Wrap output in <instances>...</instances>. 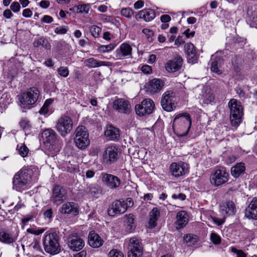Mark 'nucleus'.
Listing matches in <instances>:
<instances>
[{
	"label": "nucleus",
	"instance_id": "nucleus-1",
	"mask_svg": "<svg viewBox=\"0 0 257 257\" xmlns=\"http://www.w3.org/2000/svg\"><path fill=\"white\" fill-rule=\"evenodd\" d=\"M32 170L24 167L15 174L13 178V188L19 192L26 189L31 183L33 176Z\"/></svg>",
	"mask_w": 257,
	"mask_h": 257
},
{
	"label": "nucleus",
	"instance_id": "nucleus-2",
	"mask_svg": "<svg viewBox=\"0 0 257 257\" xmlns=\"http://www.w3.org/2000/svg\"><path fill=\"white\" fill-rule=\"evenodd\" d=\"M190 115L188 113H180L177 115L173 119V128L179 136H186L191 126Z\"/></svg>",
	"mask_w": 257,
	"mask_h": 257
},
{
	"label": "nucleus",
	"instance_id": "nucleus-3",
	"mask_svg": "<svg viewBox=\"0 0 257 257\" xmlns=\"http://www.w3.org/2000/svg\"><path fill=\"white\" fill-rule=\"evenodd\" d=\"M59 237L56 232L47 231L43 238L45 251L52 255L59 253L61 251Z\"/></svg>",
	"mask_w": 257,
	"mask_h": 257
},
{
	"label": "nucleus",
	"instance_id": "nucleus-4",
	"mask_svg": "<svg viewBox=\"0 0 257 257\" xmlns=\"http://www.w3.org/2000/svg\"><path fill=\"white\" fill-rule=\"evenodd\" d=\"M39 95L40 91L37 88L33 87L29 88L19 96L20 106L24 109H30L37 102Z\"/></svg>",
	"mask_w": 257,
	"mask_h": 257
},
{
	"label": "nucleus",
	"instance_id": "nucleus-5",
	"mask_svg": "<svg viewBox=\"0 0 257 257\" xmlns=\"http://www.w3.org/2000/svg\"><path fill=\"white\" fill-rule=\"evenodd\" d=\"M230 110V121L233 126H237L241 121L243 108L241 103L237 99H231L228 103Z\"/></svg>",
	"mask_w": 257,
	"mask_h": 257
},
{
	"label": "nucleus",
	"instance_id": "nucleus-6",
	"mask_svg": "<svg viewBox=\"0 0 257 257\" xmlns=\"http://www.w3.org/2000/svg\"><path fill=\"white\" fill-rule=\"evenodd\" d=\"M57 136L55 131L51 128L46 129L42 134L45 149L50 152L55 153L59 150Z\"/></svg>",
	"mask_w": 257,
	"mask_h": 257
},
{
	"label": "nucleus",
	"instance_id": "nucleus-7",
	"mask_svg": "<svg viewBox=\"0 0 257 257\" xmlns=\"http://www.w3.org/2000/svg\"><path fill=\"white\" fill-rule=\"evenodd\" d=\"M74 135V141L79 149H84L89 145V134L84 126H78L75 130Z\"/></svg>",
	"mask_w": 257,
	"mask_h": 257
},
{
	"label": "nucleus",
	"instance_id": "nucleus-8",
	"mask_svg": "<svg viewBox=\"0 0 257 257\" xmlns=\"http://www.w3.org/2000/svg\"><path fill=\"white\" fill-rule=\"evenodd\" d=\"M73 127V120L70 116L67 115H62L56 121L55 128L63 137H65L70 134L72 131Z\"/></svg>",
	"mask_w": 257,
	"mask_h": 257
},
{
	"label": "nucleus",
	"instance_id": "nucleus-9",
	"mask_svg": "<svg viewBox=\"0 0 257 257\" xmlns=\"http://www.w3.org/2000/svg\"><path fill=\"white\" fill-rule=\"evenodd\" d=\"M229 174L225 167L219 166L212 173L210 182L215 186H218L227 182L229 178Z\"/></svg>",
	"mask_w": 257,
	"mask_h": 257
},
{
	"label": "nucleus",
	"instance_id": "nucleus-10",
	"mask_svg": "<svg viewBox=\"0 0 257 257\" xmlns=\"http://www.w3.org/2000/svg\"><path fill=\"white\" fill-rule=\"evenodd\" d=\"M164 110L170 112L176 108V93L173 90H168L163 93L161 101Z\"/></svg>",
	"mask_w": 257,
	"mask_h": 257
},
{
	"label": "nucleus",
	"instance_id": "nucleus-11",
	"mask_svg": "<svg viewBox=\"0 0 257 257\" xmlns=\"http://www.w3.org/2000/svg\"><path fill=\"white\" fill-rule=\"evenodd\" d=\"M154 108L155 103L150 98L143 100L141 104H137L135 106L136 113L140 116L152 113Z\"/></svg>",
	"mask_w": 257,
	"mask_h": 257
},
{
	"label": "nucleus",
	"instance_id": "nucleus-12",
	"mask_svg": "<svg viewBox=\"0 0 257 257\" xmlns=\"http://www.w3.org/2000/svg\"><path fill=\"white\" fill-rule=\"evenodd\" d=\"M128 257H141L143 254V247L140 240L134 237L130 239Z\"/></svg>",
	"mask_w": 257,
	"mask_h": 257
},
{
	"label": "nucleus",
	"instance_id": "nucleus-13",
	"mask_svg": "<svg viewBox=\"0 0 257 257\" xmlns=\"http://www.w3.org/2000/svg\"><path fill=\"white\" fill-rule=\"evenodd\" d=\"M171 174L176 178L183 176L188 173V165L183 162H174L170 166Z\"/></svg>",
	"mask_w": 257,
	"mask_h": 257
},
{
	"label": "nucleus",
	"instance_id": "nucleus-14",
	"mask_svg": "<svg viewBox=\"0 0 257 257\" xmlns=\"http://www.w3.org/2000/svg\"><path fill=\"white\" fill-rule=\"evenodd\" d=\"M67 190L60 185H55L52 191L51 197L54 204L58 205L67 199Z\"/></svg>",
	"mask_w": 257,
	"mask_h": 257
},
{
	"label": "nucleus",
	"instance_id": "nucleus-15",
	"mask_svg": "<svg viewBox=\"0 0 257 257\" xmlns=\"http://www.w3.org/2000/svg\"><path fill=\"white\" fill-rule=\"evenodd\" d=\"M114 56L117 60L131 58L132 48L128 44L123 43L115 51Z\"/></svg>",
	"mask_w": 257,
	"mask_h": 257
},
{
	"label": "nucleus",
	"instance_id": "nucleus-16",
	"mask_svg": "<svg viewBox=\"0 0 257 257\" xmlns=\"http://www.w3.org/2000/svg\"><path fill=\"white\" fill-rule=\"evenodd\" d=\"M127 209V205L124 200H115L113 202L108 209V214L110 216H114L115 214H120L124 213Z\"/></svg>",
	"mask_w": 257,
	"mask_h": 257
},
{
	"label": "nucleus",
	"instance_id": "nucleus-17",
	"mask_svg": "<svg viewBox=\"0 0 257 257\" xmlns=\"http://www.w3.org/2000/svg\"><path fill=\"white\" fill-rule=\"evenodd\" d=\"M244 216L248 219L257 220V198H252L244 210Z\"/></svg>",
	"mask_w": 257,
	"mask_h": 257
},
{
	"label": "nucleus",
	"instance_id": "nucleus-18",
	"mask_svg": "<svg viewBox=\"0 0 257 257\" xmlns=\"http://www.w3.org/2000/svg\"><path fill=\"white\" fill-rule=\"evenodd\" d=\"M113 107L121 113H129L131 111V106L130 102L123 98H118L113 102Z\"/></svg>",
	"mask_w": 257,
	"mask_h": 257
},
{
	"label": "nucleus",
	"instance_id": "nucleus-19",
	"mask_svg": "<svg viewBox=\"0 0 257 257\" xmlns=\"http://www.w3.org/2000/svg\"><path fill=\"white\" fill-rule=\"evenodd\" d=\"M164 86V82L159 78H154L149 81L146 86L148 92L151 94L160 91Z\"/></svg>",
	"mask_w": 257,
	"mask_h": 257
},
{
	"label": "nucleus",
	"instance_id": "nucleus-20",
	"mask_svg": "<svg viewBox=\"0 0 257 257\" xmlns=\"http://www.w3.org/2000/svg\"><path fill=\"white\" fill-rule=\"evenodd\" d=\"M67 243L68 247L73 251L80 250L84 245L83 240L77 235L70 236Z\"/></svg>",
	"mask_w": 257,
	"mask_h": 257
},
{
	"label": "nucleus",
	"instance_id": "nucleus-21",
	"mask_svg": "<svg viewBox=\"0 0 257 257\" xmlns=\"http://www.w3.org/2000/svg\"><path fill=\"white\" fill-rule=\"evenodd\" d=\"M219 53H216L212 55L211 57V70L214 73L218 75H220L222 73V71L219 69L223 64V60L220 56Z\"/></svg>",
	"mask_w": 257,
	"mask_h": 257
},
{
	"label": "nucleus",
	"instance_id": "nucleus-22",
	"mask_svg": "<svg viewBox=\"0 0 257 257\" xmlns=\"http://www.w3.org/2000/svg\"><path fill=\"white\" fill-rule=\"evenodd\" d=\"M102 181L105 185L111 189L118 187L120 183L118 177L108 174H103Z\"/></svg>",
	"mask_w": 257,
	"mask_h": 257
},
{
	"label": "nucleus",
	"instance_id": "nucleus-23",
	"mask_svg": "<svg viewBox=\"0 0 257 257\" xmlns=\"http://www.w3.org/2000/svg\"><path fill=\"white\" fill-rule=\"evenodd\" d=\"M183 59L181 56H177L173 60H169L165 65L167 71L174 72L179 70L182 65Z\"/></svg>",
	"mask_w": 257,
	"mask_h": 257
},
{
	"label": "nucleus",
	"instance_id": "nucleus-24",
	"mask_svg": "<svg viewBox=\"0 0 257 257\" xmlns=\"http://www.w3.org/2000/svg\"><path fill=\"white\" fill-rule=\"evenodd\" d=\"M185 53L187 55L189 63L194 64L197 62V55L194 45L191 43H188L184 46Z\"/></svg>",
	"mask_w": 257,
	"mask_h": 257
},
{
	"label": "nucleus",
	"instance_id": "nucleus-25",
	"mask_svg": "<svg viewBox=\"0 0 257 257\" xmlns=\"http://www.w3.org/2000/svg\"><path fill=\"white\" fill-rule=\"evenodd\" d=\"M117 155V149L114 146H110L106 149L103 154V158L107 163H111L116 160Z\"/></svg>",
	"mask_w": 257,
	"mask_h": 257
},
{
	"label": "nucleus",
	"instance_id": "nucleus-26",
	"mask_svg": "<svg viewBox=\"0 0 257 257\" xmlns=\"http://www.w3.org/2000/svg\"><path fill=\"white\" fill-rule=\"evenodd\" d=\"M59 211L62 214H72L74 215H76L79 212L76 204L70 202L64 203L59 208Z\"/></svg>",
	"mask_w": 257,
	"mask_h": 257
},
{
	"label": "nucleus",
	"instance_id": "nucleus-27",
	"mask_svg": "<svg viewBox=\"0 0 257 257\" xmlns=\"http://www.w3.org/2000/svg\"><path fill=\"white\" fill-rule=\"evenodd\" d=\"M176 219L175 225L177 229L183 228L189 221L188 215L185 211L178 212L176 215Z\"/></svg>",
	"mask_w": 257,
	"mask_h": 257
},
{
	"label": "nucleus",
	"instance_id": "nucleus-28",
	"mask_svg": "<svg viewBox=\"0 0 257 257\" xmlns=\"http://www.w3.org/2000/svg\"><path fill=\"white\" fill-rule=\"evenodd\" d=\"M88 241L89 245L93 248H98L103 243V240L101 237L93 231L89 233Z\"/></svg>",
	"mask_w": 257,
	"mask_h": 257
},
{
	"label": "nucleus",
	"instance_id": "nucleus-29",
	"mask_svg": "<svg viewBox=\"0 0 257 257\" xmlns=\"http://www.w3.org/2000/svg\"><path fill=\"white\" fill-rule=\"evenodd\" d=\"M86 66L88 68H96L101 66H111L112 63L110 62L99 61L93 58H90L84 61Z\"/></svg>",
	"mask_w": 257,
	"mask_h": 257
},
{
	"label": "nucleus",
	"instance_id": "nucleus-30",
	"mask_svg": "<svg viewBox=\"0 0 257 257\" xmlns=\"http://www.w3.org/2000/svg\"><path fill=\"white\" fill-rule=\"evenodd\" d=\"M104 135L108 139L112 141L117 140L120 136L119 130L111 125L107 126Z\"/></svg>",
	"mask_w": 257,
	"mask_h": 257
},
{
	"label": "nucleus",
	"instance_id": "nucleus-31",
	"mask_svg": "<svg viewBox=\"0 0 257 257\" xmlns=\"http://www.w3.org/2000/svg\"><path fill=\"white\" fill-rule=\"evenodd\" d=\"M17 238V235L8 232L4 230L0 231V241L6 244H11Z\"/></svg>",
	"mask_w": 257,
	"mask_h": 257
},
{
	"label": "nucleus",
	"instance_id": "nucleus-32",
	"mask_svg": "<svg viewBox=\"0 0 257 257\" xmlns=\"http://www.w3.org/2000/svg\"><path fill=\"white\" fill-rule=\"evenodd\" d=\"M156 17L155 12L152 9H145L141 11L136 18L138 20L139 18H143L146 22H150Z\"/></svg>",
	"mask_w": 257,
	"mask_h": 257
},
{
	"label": "nucleus",
	"instance_id": "nucleus-33",
	"mask_svg": "<svg viewBox=\"0 0 257 257\" xmlns=\"http://www.w3.org/2000/svg\"><path fill=\"white\" fill-rule=\"evenodd\" d=\"M220 209L223 213L228 215H232L236 212V207L234 203L232 201H227L220 206Z\"/></svg>",
	"mask_w": 257,
	"mask_h": 257
},
{
	"label": "nucleus",
	"instance_id": "nucleus-34",
	"mask_svg": "<svg viewBox=\"0 0 257 257\" xmlns=\"http://www.w3.org/2000/svg\"><path fill=\"white\" fill-rule=\"evenodd\" d=\"M160 215V209L157 207L154 208L149 213V227L153 228L157 225V221Z\"/></svg>",
	"mask_w": 257,
	"mask_h": 257
},
{
	"label": "nucleus",
	"instance_id": "nucleus-35",
	"mask_svg": "<svg viewBox=\"0 0 257 257\" xmlns=\"http://www.w3.org/2000/svg\"><path fill=\"white\" fill-rule=\"evenodd\" d=\"M245 169V167L243 163H237L236 165L231 168V175L234 177L237 178L244 172Z\"/></svg>",
	"mask_w": 257,
	"mask_h": 257
},
{
	"label": "nucleus",
	"instance_id": "nucleus-36",
	"mask_svg": "<svg viewBox=\"0 0 257 257\" xmlns=\"http://www.w3.org/2000/svg\"><path fill=\"white\" fill-rule=\"evenodd\" d=\"M88 193L92 197L97 198L102 193L101 187L96 184H91L88 186Z\"/></svg>",
	"mask_w": 257,
	"mask_h": 257
},
{
	"label": "nucleus",
	"instance_id": "nucleus-37",
	"mask_svg": "<svg viewBox=\"0 0 257 257\" xmlns=\"http://www.w3.org/2000/svg\"><path fill=\"white\" fill-rule=\"evenodd\" d=\"M125 217L127 228L130 232H132L135 228L134 215L132 214H129L125 215Z\"/></svg>",
	"mask_w": 257,
	"mask_h": 257
},
{
	"label": "nucleus",
	"instance_id": "nucleus-38",
	"mask_svg": "<svg viewBox=\"0 0 257 257\" xmlns=\"http://www.w3.org/2000/svg\"><path fill=\"white\" fill-rule=\"evenodd\" d=\"M34 46L35 47H38L41 46L46 49H50L51 48V45L50 43L47 40L43 38H41L35 41L34 42Z\"/></svg>",
	"mask_w": 257,
	"mask_h": 257
},
{
	"label": "nucleus",
	"instance_id": "nucleus-39",
	"mask_svg": "<svg viewBox=\"0 0 257 257\" xmlns=\"http://www.w3.org/2000/svg\"><path fill=\"white\" fill-rule=\"evenodd\" d=\"M198 240V238L196 235L194 234H187L184 237V241L188 244V246H191L195 244Z\"/></svg>",
	"mask_w": 257,
	"mask_h": 257
},
{
	"label": "nucleus",
	"instance_id": "nucleus-40",
	"mask_svg": "<svg viewBox=\"0 0 257 257\" xmlns=\"http://www.w3.org/2000/svg\"><path fill=\"white\" fill-rule=\"evenodd\" d=\"M91 9V5L89 4H84L77 6V13L87 14Z\"/></svg>",
	"mask_w": 257,
	"mask_h": 257
},
{
	"label": "nucleus",
	"instance_id": "nucleus-41",
	"mask_svg": "<svg viewBox=\"0 0 257 257\" xmlns=\"http://www.w3.org/2000/svg\"><path fill=\"white\" fill-rule=\"evenodd\" d=\"M53 100L52 99H47L41 109H40L39 112L41 114L45 115L48 113L49 111V107L52 103Z\"/></svg>",
	"mask_w": 257,
	"mask_h": 257
},
{
	"label": "nucleus",
	"instance_id": "nucleus-42",
	"mask_svg": "<svg viewBox=\"0 0 257 257\" xmlns=\"http://www.w3.org/2000/svg\"><path fill=\"white\" fill-rule=\"evenodd\" d=\"M21 127L25 132L29 133L31 128L30 121L27 119H22L19 122Z\"/></svg>",
	"mask_w": 257,
	"mask_h": 257
},
{
	"label": "nucleus",
	"instance_id": "nucleus-43",
	"mask_svg": "<svg viewBox=\"0 0 257 257\" xmlns=\"http://www.w3.org/2000/svg\"><path fill=\"white\" fill-rule=\"evenodd\" d=\"M120 14L127 19H131L134 15V11L130 8H125L121 9Z\"/></svg>",
	"mask_w": 257,
	"mask_h": 257
},
{
	"label": "nucleus",
	"instance_id": "nucleus-44",
	"mask_svg": "<svg viewBox=\"0 0 257 257\" xmlns=\"http://www.w3.org/2000/svg\"><path fill=\"white\" fill-rule=\"evenodd\" d=\"M17 149L19 154L23 157L27 156L29 152L28 148L24 144L18 145Z\"/></svg>",
	"mask_w": 257,
	"mask_h": 257
},
{
	"label": "nucleus",
	"instance_id": "nucleus-45",
	"mask_svg": "<svg viewBox=\"0 0 257 257\" xmlns=\"http://www.w3.org/2000/svg\"><path fill=\"white\" fill-rule=\"evenodd\" d=\"M210 239L211 242L215 245L219 244L221 243V237L215 232H212L210 235Z\"/></svg>",
	"mask_w": 257,
	"mask_h": 257
},
{
	"label": "nucleus",
	"instance_id": "nucleus-46",
	"mask_svg": "<svg viewBox=\"0 0 257 257\" xmlns=\"http://www.w3.org/2000/svg\"><path fill=\"white\" fill-rule=\"evenodd\" d=\"M108 257H124L123 253L118 249H111L108 254Z\"/></svg>",
	"mask_w": 257,
	"mask_h": 257
},
{
	"label": "nucleus",
	"instance_id": "nucleus-47",
	"mask_svg": "<svg viewBox=\"0 0 257 257\" xmlns=\"http://www.w3.org/2000/svg\"><path fill=\"white\" fill-rule=\"evenodd\" d=\"M114 48L113 44H109L106 45H101L99 47L98 50L101 52H107L113 50Z\"/></svg>",
	"mask_w": 257,
	"mask_h": 257
},
{
	"label": "nucleus",
	"instance_id": "nucleus-48",
	"mask_svg": "<svg viewBox=\"0 0 257 257\" xmlns=\"http://www.w3.org/2000/svg\"><path fill=\"white\" fill-rule=\"evenodd\" d=\"M45 230V229L41 228V229H36L34 228H30L27 229V232L35 234L36 235H40L43 233Z\"/></svg>",
	"mask_w": 257,
	"mask_h": 257
},
{
	"label": "nucleus",
	"instance_id": "nucleus-49",
	"mask_svg": "<svg viewBox=\"0 0 257 257\" xmlns=\"http://www.w3.org/2000/svg\"><path fill=\"white\" fill-rule=\"evenodd\" d=\"M101 29L98 26H92L90 28V31L92 34V35L96 38L97 37L99 33L101 32Z\"/></svg>",
	"mask_w": 257,
	"mask_h": 257
},
{
	"label": "nucleus",
	"instance_id": "nucleus-50",
	"mask_svg": "<svg viewBox=\"0 0 257 257\" xmlns=\"http://www.w3.org/2000/svg\"><path fill=\"white\" fill-rule=\"evenodd\" d=\"M142 32L146 36L149 42H152L153 41L154 32L152 30L145 28L143 30Z\"/></svg>",
	"mask_w": 257,
	"mask_h": 257
},
{
	"label": "nucleus",
	"instance_id": "nucleus-51",
	"mask_svg": "<svg viewBox=\"0 0 257 257\" xmlns=\"http://www.w3.org/2000/svg\"><path fill=\"white\" fill-rule=\"evenodd\" d=\"M58 74L64 77H66L69 75V70L66 67H60L58 69Z\"/></svg>",
	"mask_w": 257,
	"mask_h": 257
},
{
	"label": "nucleus",
	"instance_id": "nucleus-52",
	"mask_svg": "<svg viewBox=\"0 0 257 257\" xmlns=\"http://www.w3.org/2000/svg\"><path fill=\"white\" fill-rule=\"evenodd\" d=\"M230 249L232 252L236 253V257H247L246 254L244 253L242 250L237 249L233 246L231 247Z\"/></svg>",
	"mask_w": 257,
	"mask_h": 257
},
{
	"label": "nucleus",
	"instance_id": "nucleus-53",
	"mask_svg": "<svg viewBox=\"0 0 257 257\" xmlns=\"http://www.w3.org/2000/svg\"><path fill=\"white\" fill-rule=\"evenodd\" d=\"M203 97L204 101L206 103H210V102L213 101L214 99L213 95L210 93H208L207 94V93L204 94L203 95Z\"/></svg>",
	"mask_w": 257,
	"mask_h": 257
},
{
	"label": "nucleus",
	"instance_id": "nucleus-54",
	"mask_svg": "<svg viewBox=\"0 0 257 257\" xmlns=\"http://www.w3.org/2000/svg\"><path fill=\"white\" fill-rule=\"evenodd\" d=\"M21 8L19 3L17 2H13L10 6L11 10L14 13H17L20 11Z\"/></svg>",
	"mask_w": 257,
	"mask_h": 257
},
{
	"label": "nucleus",
	"instance_id": "nucleus-55",
	"mask_svg": "<svg viewBox=\"0 0 257 257\" xmlns=\"http://www.w3.org/2000/svg\"><path fill=\"white\" fill-rule=\"evenodd\" d=\"M30 246L37 250H41L40 242L39 240L36 239H34L31 244H30Z\"/></svg>",
	"mask_w": 257,
	"mask_h": 257
},
{
	"label": "nucleus",
	"instance_id": "nucleus-56",
	"mask_svg": "<svg viewBox=\"0 0 257 257\" xmlns=\"http://www.w3.org/2000/svg\"><path fill=\"white\" fill-rule=\"evenodd\" d=\"M172 198L174 199H178L181 201L185 200L186 196L183 193L174 194L172 196Z\"/></svg>",
	"mask_w": 257,
	"mask_h": 257
},
{
	"label": "nucleus",
	"instance_id": "nucleus-57",
	"mask_svg": "<svg viewBox=\"0 0 257 257\" xmlns=\"http://www.w3.org/2000/svg\"><path fill=\"white\" fill-rule=\"evenodd\" d=\"M141 70L145 74H150L152 72V67L148 65H144L142 67Z\"/></svg>",
	"mask_w": 257,
	"mask_h": 257
},
{
	"label": "nucleus",
	"instance_id": "nucleus-58",
	"mask_svg": "<svg viewBox=\"0 0 257 257\" xmlns=\"http://www.w3.org/2000/svg\"><path fill=\"white\" fill-rule=\"evenodd\" d=\"M34 216L32 214H29L26 216H25L22 219V222L24 224H27L29 221H31L33 219Z\"/></svg>",
	"mask_w": 257,
	"mask_h": 257
},
{
	"label": "nucleus",
	"instance_id": "nucleus-59",
	"mask_svg": "<svg viewBox=\"0 0 257 257\" xmlns=\"http://www.w3.org/2000/svg\"><path fill=\"white\" fill-rule=\"evenodd\" d=\"M211 219L212 220L213 222L217 225H221L222 224H223L224 222V221H225L224 218L219 219L215 217H211Z\"/></svg>",
	"mask_w": 257,
	"mask_h": 257
},
{
	"label": "nucleus",
	"instance_id": "nucleus-60",
	"mask_svg": "<svg viewBox=\"0 0 257 257\" xmlns=\"http://www.w3.org/2000/svg\"><path fill=\"white\" fill-rule=\"evenodd\" d=\"M53 211L52 209H47L44 213V218L50 220L52 216Z\"/></svg>",
	"mask_w": 257,
	"mask_h": 257
},
{
	"label": "nucleus",
	"instance_id": "nucleus-61",
	"mask_svg": "<svg viewBox=\"0 0 257 257\" xmlns=\"http://www.w3.org/2000/svg\"><path fill=\"white\" fill-rule=\"evenodd\" d=\"M67 30L64 27H58L55 30V33L57 34H66Z\"/></svg>",
	"mask_w": 257,
	"mask_h": 257
},
{
	"label": "nucleus",
	"instance_id": "nucleus-62",
	"mask_svg": "<svg viewBox=\"0 0 257 257\" xmlns=\"http://www.w3.org/2000/svg\"><path fill=\"white\" fill-rule=\"evenodd\" d=\"M249 21L250 22V25L252 27L257 28V16H252L250 17Z\"/></svg>",
	"mask_w": 257,
	"mask_h": 257
},
{
	"label": "nucleus",
	"instance_id": "nucleus-63",
	"mask_svg": "<svg viewBox=\"0 0 257 257\" xmlns=\"http://www.w3.org/2000/svg\"><path fill=\"white\" fill-rule=\"evenodd\" d=\"M32 12L29 9H26L23 11V16L26 18H30L32 16Z\"/></svg>",
	"mask_w": 257,
	"mask_h": 257
},
{
	"label": "nucleus",
	"instance_id": "nucleus-64",
	"mask_svg": "<svg viewBox=\"0 0 257 257\" xmlns=\"http://www.w3.org/2000/svg\"><path fill=\"white\" fill-rule=\"evenodd\" d=\"M42 21L45 23L49 24L53 21V19L52 17L50 16L45 15L43 17Z\"/></svg>",
	"mask_w": 257,
	"mask_h": 257
}]
</instances>
